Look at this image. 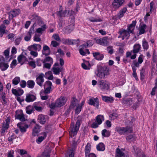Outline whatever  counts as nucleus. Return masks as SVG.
Listing matches in <instances>:
<instances>
[{"label": "nucleus", "instance_id": "46", "mask_svg": "<svg viewBox=\"0 0 157 157\" xmlns=\"http://www.w3.org/2000/svg\"><path fill=\"white\" fill-rule=\"evenodd\" d=\"M17 152L19 153L20 155H21L22 157V156L25 155L27 152V151L23 149H18Z\"/></svg>", "mask_w": 157, "mask_h": 157}, {"label": "nucleus", "instance_id": "58", "mask_svg": "<svg viewBox=\"0 0 157 157\" xmlns=\"http://www.w3.org/2000/svg\"><path fill=\"white\" fill-rule=\"evenodd\" d=\"M51 44L54 47H56L59 44L55 40L52 41Z\"/></svg>", "mask_w": 157, "mask_h": 157}, {"label": "nucleus", "instance_id": "57", "mask_svg": "<svg viewBox=\"0 0 157 157\" xmlns=\"http://www.w3.org/2000/svg\"><path fill=\"white\" fill-rule=\"evenodd\" d=\"M56 14L59 17H65L66 16V15L64 14V13H63L62 10L57 12Z\"/></svg>", "mask_w": 157, "mask_h": 157}, {"label": "nucleus", "instance_id": "34", "mask_svg": "<svg viewBox=\"0 0 157 157\" xmlns=\"http://www.w3.org/2000/svg\"><path fill=\"white\" fill-rule=\"evenodd\" d=\"M91 150V145L89 143H88L85 148V153L86 157L87 155L90 152Z\"/></svg>", "mask_w": 157, "mask_h": 157}, {"label": "nucleus", "instance_id": "17", "mask_svg": "<svg viewBox=\"0 0 157 157\" xmlns=\"http://www.w3.org/2000/svg\"><path fill=\"white\" fill-rule=\"evenodd\" d=\"M102 100L105 102L112 103L114 101V98L111 97H108L105 96H102Z\"/></svg>", "mask_w": 157, "mask_h": 157}, {"label": "nucleus", "instance_id": "37", "mask_svg": "<svg viewBox=\"0 0 157 157\" xmlns=\"http://www.w3.org/2000/svg\"><path fill=\"white\" fill-rule=\"evenodd\" d=\"M22 124V123L19 122L17 124V126L19 128L21 132L23 133L26 132V129L24 127L21 125Z\"/></svg>", "mask_w": 157, "mask_h": 157}, {"label": "nucleus", "instance_id": "16", "mask_svg": "<svg viewBox=\"0 0 157 157\" xmlns=\"http://www.w3.org/2000/svg\"><path fill=\"white\" fill-rule=\"evenodd\" d=\"M51 150L49 147H46L44 151L42 153L41 157H50V153Z\"/></svg>", "mask_w": 157, "mask_h": 157}, {"label": "nucleus", "instance_id": "15", "mask_svg": "<svg viewBox=\"0 0 157 157\" xmlns=\"http://www.w3.org/2000/svg\"><path fill=\"white\" fill-rule=\"evenodd\" d=\"M93 55L95 59L98 60H102L104 58L103 55L99 52L93 53Z\"/></svg>", "mask_w": 157, "mask_h": 157}, {"label": "nucleus", "instance_id": "61", "mask_svg": "<svg viewBox=\"0 0 157 157\" xmlns=\"http://www.w3.org/2000/svg\"><path fill=\"white\" fill-rule=\"evenodd\" d=\"M52 37L54 38L55 40L57 41H59L60 40V38L59 36L57 34H54Z\"/></svg>", "mask_w": 157, "mask_h": 157}, {"label": "nucleus", "instance_id": "24", "mask_svg": "<svg viewBox=\"0 0 157 157\" xmlns=\"http://www.w3.org/2000/svg\"><path fill=\"white\" fill-rule=\"evenodd\" d=\"M9 65L8 63H5V62H0V69L2 71L6 70L8 67Z\"/></svg>", "mask_w": 157, "mask_h": 157}, {"label": "nucleus", "instance_id": "35", "mask_svg": "<svg viewBox=\"0 0 157 157\" xmlns=\"http://www.w3.org/2000/svg\"><path fill=\"white\" fill-rule=\"evenodd\" d=\"M124 104L127 105H131L133 103V101L132 99L131 98H127L124 101Z\"/></svg>", "mask_w": 157, "mask_h": 157}, {"label": "nucleus", "instance_id": "19", "mask_svg": "<svg viewBox=\"0 0 157 157\" xmlns=\"http://www.w3.org/2000/svg\"><path fill=\"white\" fill-rule=\"evenodd\" d=\"M50 48L47 45H44L42 52L43 54L46 56H48L50 54Z\"/></svg>", "mask_w": 157, "mask_h": 157}, {"label": "nucleus", "instance_id": "11", "mask_svg": "<svg viewBox=\"0 0 157 157\" xmlns=\"http://www.w3.org/2000/svg\"><path fill=\"white\" fill-rule=\"evenodd\" d=\"M124 1V0H114L112 5L115 8L117 9L122 5Z\"/></svg>", "mask_w": 157, "mask_h": 157}, {"label": "nucleus", "instance_id": "2", "mask_svg": "<svg viewBox=\"0 0 157 157\" xmlns=\"http://www.w3.org/2000/svg\"><path fill=\"white\" fill-rule=\"evenodd\" d=\"M109 69L106 67L97 66V70L95 71L96 75L101 78H104L109 74Z\"/></svg>", "mask_w": 157, "mask_h": 157}, {"label": "nucleus", "instance_id": "25", "mask_svg": "<svg viewBox=\"0 0 157 157\" xmlns=\"http://www.w3.org/2000/svg\"><path fill=\"white\" fill-rule=\"evenodd\" d=\"M127 8L124 7L122 9L120 10L117 15V17L118 19H120L124 15L127 11Z\"/></svg>", "mask_w": 157, "mask_h": 157}, {"label": "nucleus", "instance_id": "47", "mask_svg": "<svg viewBox=\"0 0 157 157\" xmlns=\"http://www.w3.org/2000/svg\"><path fill=\"white\" fill-rule=\"evenodd\" d=\"M133 63L134 64V66H132V69H136V67H139V64L140 63H139L138 62H137V61L136 60H133Z\"/></svg>", "mask_w": 157, "mask_h": 157}, {"label": "nucleus", "instance_id": "28", "mask_svg": "<svg viewBox=\"0 0 157 157\" xmlns=\"http://www.w3.org/2000/svg\"><path fill=\"white\" fill-rule=\"evenodd\" d=\"M43 135H44L43 136H40L36 139V141L38 144L40 143L46 138L47 136L46 133L45 132H44Z\"/></svg>", "mask_w": 157, "mask_h": 157}, {"label": "nucleus", "instance_id": "40", "mask_svg": "<svg viewBox=\"0 0 157 157\" xmlns=\"http://www.w3.org/2000/svg\"><path fill=\"white\" fill-rule=\"evenodd\" d=\"M142 46L143 47V49H144L145 50H147L148 48L149 45L148 44L147 41L145 39H144L143 40Z\"/></svg>", "mask_w": 157, "mask_h": 157}, {"label": "nucleus", "instance_id": "4", "mask_svg": "<svg viewBox=\"0 0 157 157\" xmlns=\"http://www.w3.org/2000/svg\"><path fill=\"white\" fill-rule=\"evenodd\" d=\"M100 89L102 91H105L108 90L109 87V82L104 80H99L98 83Z\"/></svg>", "mask_w": 157, "mask_h": 157}, {"label": "nucleus", "instance_id": "5", "mask_svg": "<svg viewBox=\"0 0 157 157\" xmlns=\"http://www.w3.org/2000/svg\"><path fill=\"white\" fill-rule=\"evenodd\" d=\"M116 131L120 134L122 135L125 132L131 133L132 132V129L131 127H118Z\"/></svg>", "mask_w": 157, "mask_h": 157}, {"label": "nucleus", "instance_id": "50", "mask_svg": "<svg viewBox=\"0 0 157 157\" xmlns=\"http://www.w3.org/2000/svg\"><path fill=\"white\" fill-rule=\"evenodd\" d=\"M72 45L76 44L77 46H78L80 44V41L79 39L77 40H72Z\"/></svg>", "mask_w": 157, "mask_h": 157}, {"label": "nucleus", "instance_id": "29", "mask_svg": "<svg viewBox=\"0 0 157 157\" xmlns=\"http://www.w3.org/2000/svg\"><path fill=\"white\" fill-rule=\"evenodd\" d=\"M81 65L82 67L84 69L89 70L90 69V65L88 61H86L85 63H82Z\"/></svg>", "mask_w": 157, "mask_h": 157}, {"label": "nucleus", "instance_id": "51", "mask_svg": "<svg viewBox=\"0 0 157 157\" xmlns=\"http://www.w3.org/2000/svg\"><path fill=\"white\" fill-rule=\"evenodd\" d=\"M101 43V45H107L108 44L107 38H105L102 39Z\"/></svg>", "mask_w": 157, "mask_h": 157}, {"label": "nucleus", "instance_id": "31", "mask_svg": "<svg viewBox=\"0 0 157 157\" xmlns=\"http://www.w3.org/2000/svg\"><path fill=\"white\" fill-rule=\"evenodd\" d=\"M146 25L145 24H143L141 25L139 28L140 35H141L145 33V29L146 28Z\"/></svg>", "mask_w": 157, "mask_h": 157}, {"label": "nucleus", "instance_id": "6", "mask_svg": "<svg viewBox=\"0 0 157 157\" xmlns=\"http://www.w3.org/2000/svg\"><path fill=\"white\" fill-rule=\"evenodd\" d=\"M52 82L49 81H47L45 82L44 88V94H49L52 91L51 86H52Z\"/></svg>", "mask_w": 157, "mask_h": 157}, {"label": "nucleus", "instance_id": "23", "mask_svg": "<svg viewBox=\"0 0 157 157\" xmlns=\"http://www.w3.org/2000/svg\"><path fill=\"white\" fill-rule=\"evenodd\" d=\"M115 157H125L124 153L121 151L119 148H117Z\"/></svg>", "mask_w": 157, "mask_h": 157}, {"label": "nucleus", "instance_id": "56", "mask_svg": "<svg viewBox=\"0 0 157 157\" xmlns=\"http://www.w3.org/2000/svg\"><path fill=\"white\" fill-rule=\"evenodd\" d=\"M9 53L10 52L9 49L6 50L4 52V55L5 56L6 58V59L9 58Z\"/></svg>", "mask_w": 157, "mask_h": 157}, {"label": "nucleus", "instance_id": "45", "mask_svg": "<svg viewBox=\"0 0 157 157\" xmlns=\"http://www.w3.org/2000/svg\"><path fill=\"white\" fill-rule=\"evenodd\" d=\"M74 29V25H68L66 29V31L68 33H71Z\"/></svg>", "mask_w": 157, "mask_h": 157}, {"label": "nucleus", "instance_id": "8", "mask_svg": "<svg viewBox=\"0 0 157 157\" xmlns=\"http://www.w3.org/2000/svg\"><path fill=\"white\" fill-rule=\"evenodd\" d=\"M99 100L98 98H94L93 97L90 98L88 103L91 105H93L97 109H98Z\"/></svg>", "mask_w": 157, "mask_h": 157}, {"label": "nucleus", "instance_id": "38", "mask_svg": "<svg viewBox=\"0 0 157 157\" xmlns=\"http://www.w3.org/2000/svg\"><path fill=\"white\" fill-rule=\"evenodd\" d=\"M102 135L104 137H109L110 135V133L109 131H107L106 129L102 130Z\"/></svg>", "mask_w": 157, "mask_h": 157}, {"label": "nucleus", "instance_id": "33", "mask_svg": "<svg viewBox=\"0 0 157 157\" xmlns=\"http://www.w3.org/2000/svg\"><path fill=\"white\" fill-rule=\"evenodd\" d=\"M46 29V25L45 24L42 26L41 28H38L36 30V32L38 33L42 34L43 33V32Z\"/></svg>", "mask_w": 157, "mask_h": 157}, {"label": "nucleus", "instance_id": "12", "mask_svg": "<svg viewBox=\"0 0 157 157\" xmlns=\"http://www.w3.org/2000/svg\"><path fill=\"white\" fill-rule=\"evenodd\" d=\"M36 98L35 96L30 94H27L26 95L25 100L26 102H29L34 101Z\"/></svg>", "mask_w": 157, "mask_h": 157}, {"label": "nucleus", "instance_id": "59", "mask_svg": "<svg viewBox=\"0 0 157 157\" xmlns=\"http://www.w3.org/2000/svg\"><path fill=\"white\" fill-rule=\"evenodd\" d=\"M34 31V27L33 26H32L30 28L29 31L28 32L29 35H31L33 33Z\"/></svg>", "mask_w": 157, "mask_h": 157}, {"label": "nucleus", "instance_id": "48", "mask_svg": "<svg viewBox=\"0 0 157 157\" xmlns=\"http://www.w3.org/2000/svg\"><path fill=\"white\" fill-rule=\"evenodd\" d=\"M126 139L127 141L130 142L133 141L135 138L133 135H130L126 137Z\"/></svg>", "mask_w": 157, "mask_h": 157}, {"label": "nucleus", "instance_id": "9", "mask_svg": "<svg viewBox=\"0 0 157 157\" xmlns=\"http://www.w3.org/2000/svg\"><path fill=\"white\" fill-rule=\"evenodd\" d=\"M20 11L19 9H14L11 10L9 13V19L11 20L14 17L18 15L20 13Z\"/></svg>", "mask_w": 157, "mask_h": 157}, {"label": "nucleus", "instance_id": "43", "mask_svg": "<svg viewBox=\"0 0 157 157\" xmlns=\"http://www.w3.org/2000/svg\"><path fill=\"white\" fill-rule=\"evenodd\" d=\"M52 71L55 74L59 75L60 72L61 71V69L59 67H53L52 68Z\"/></svg>", "mask_w": 157, "mask_h": 157}, {"label": "nucleus", "instance_id": "22", "mask_svg": "<svg viewBox=\"0 0 157 157\" xmlns=\"http://www.w3.org/2000/svg\"><path fill=\"white\" fill-rule=\"evenodd\" d=\"M38 120L39 122L41 124H44L46 121V119L44 115H40L38 116Z\"/></svg>", "mask_w": 157, "mask_h": 157}, {"label": "nucleus", "instance_id": "44", "mask_svg": "<svg viewBox=\"0 0 157 157\" xmlns=\"http://www.w3.org/2000/svg\"><path fill=\"white\" fill-rule=\"evenodd\" d=\"M140 79L142 81L144 79L145 76V70L143 68L140 70Z\"/></svg>", "mask_w": 157, "mask_h": 157}, {"label": "nucleus", "instance_id": "21", "mask_svg": "<svg viewBox=\"0 0 157 157\" xmlns=\"http://www.w3.org/2000/svg\"><path fill=\"white\" fill-rule=\"evenodd\" d=\"M104 120V117L103 115H98L95 119V120L97 122L98 124H100L102 122V121Z\"/></svg>", "mask_w": 157, "mask_h": 157}, {"label": "nucleus", "instance_id": "64", "mask_svg": "<svg viewBox=\"0 0 157 157\" xmlns=\"http://www.w3.org/2000/svg\"><path fill=\"white\" fill-rule=\"evenodd\" d=\"M21 37H20L18 38H17L15 40V45H18L20 43L21 41Z\"/></svg>", "mask_w": 157, "mask_h": 157}, {"label": "nucleus", "instance_id": "55", "mask_svg": "<svg viewBox=\"0 0 157 157\" xmlns=\"http://www.w3.org/2000/svg\"><path fill=\"white\" fill-rule=\"evenodd\" d=\"M82 108V107L78 105V106L76 107V108L75 110V113L77 114H78L81 112Z\"/></svg>", "mask_w": 157, "mask_h": 157}, {"label": "nucleus", "instance_id": "54", "mask_svg": "<svg viewBox=\"0 0 157 157\" xmlns=\"http://www.w3.org/2000/svg\"><path fill=\"white\" fill-rule=\"evenodd\" d=\"M26 85H27V82L25 81L22 80L21 81L20 83V85L21 87L24 88L26 86Z\"/></svg>", "mask_w": 157, "mask_h": 157}, {"label": "nucleus", "instance_id": "36", "mask_svg": "<svg viewBox=\"0 0 157 157\" xmlns=\"http://www.w3.org/2000/svg\"><path fill=\"white\" fill-rule=\"evenodd\" d=\"M6 26L4 24H2L0 26V35H1V37L5 33Z\"/></svg>", "mask_w": 157, "mask_h": 157}, {"label": "nucleus", "instance_id": "26", "mask_svg": "<svg viewBox=\"0 0 157 157\" xmlns=\"http://www.w3.org/2000/svg\"><path fill=\"white\" fill-rule=\"evenodd\" d=\"M141 48V45L139 44H135L133 47V52L134 53H138Z\"/></svg>", "mask_w": 157, "mask_h": 157}, {"label": "nucleus", "instance_id": "1", "mask_svg": "<svg viewBox=\"0 0 157 157\" xmlns=\"http://www.w3.org/2000/svg\"><path fill=\"white\" fill-rule=\"evenodd\" d=\"M136 24V21H133L132 23L129 25L126 30L123 29L119 31V33L120 35H123L122 36L123 40H124L125 37L129 36L130 33H133V30Z\"/></svg>", "mask_w": 157, "mask_h": 157}, {"label": "nucleus", "instance_id": "10", "mask_svg": "<svg viewBox=\"0 0 157 157\" xmlns=\"http://www.w3.org/2000/svg\"><path fill=\"white\" fill-rule=\"evenodd\" d=\"M44 74L42 73L40 74L39 76L36 78V83L40 86H42L43 83L44 82Z\"/></svg>", "mask_w": 157, "mask_h": 157}, {"label": "nucleus", "instance_id": "27", "mask_svg": "<svg viewBox=\"0 0 157 157\" xmlns=\"http://www.w3.org/2000/svg\"><path fill=\"white\" fill-rule=\"evenodd\" d=\"M35 111L34 107L30 105L27 106L26 108V112L29 114H31L32 112Z\"/></svg>", "mask_w": 157, "mask_h": 157}, {"label": "nucleus", "instance_id": "32", "mask_svg": "<svg viewBox=\"0 0 157 157\" xmlns=\"http://www.w3.org/2000/svg\"><path fill=\"white\" fill-rule=\"evenodd\" d=\"M35 85V82L32 80H28L27 82V86L31 89L33 88Z\"/></svg>", "mask_w": 157, "mask_h": 157}, {"label": "nucleus", "instance_id": "18", "mask_svg": "<svg viewBox=\"0 0 157 157\" xmlns=\"http://www.w3.org/2000/svg\"><path fill=\"white\" fill-rule=\"evenodd\" d=\"M135 151V155L136 157H141V155L143 153L141 152V149L137 147H133Z\"/></svg>", "mask_w": 157, "mask_h": 157}, {"label": "nucleus", "instance_id": "49", "mask_svg": "<svg viewBox=\"0 0 157 157\" xmlns=\"http://www.w3.org/2000/svg\"><path fill=\"white\" fill-rule=\"evenodd\" d=\"M49 62L50 63H52L53 62L52 59L49 56L47 57L44 60L43 63H45L46 62Z\"/></svg>", "mask_w": 157, "mask_h": 157}, {"label": "nucleus", "instance_id": "39", "mask_svg": "<svg viewBox=\"0 0 157 157\" xmlns=\"http://www.w3.org/2000/svg\"><path fill=\"white\" fill-rule=\"evenodd\" d=\"M88 19L91 22H100L102 21L101 19L99 17H98L97 18H95L93 17H90L88 18Z\"/></svg>", "mask_w": 157, "mask_h": 157}, {"label": "nucleus", "instance_id": "30", "mask_svg": "<svg viewBox=\"0 0 157 157\" xmlns=\"http://www.w3.org/2000/svg\"><path fill=\"white\" fill-rule=\"evenodd\" d=\"M97 149L98 151H104L105 149V145L102 143H100L97 146Z\"/></svg>", "mask_w": 157, "mask_h": 157}, {"label": "nucleus", "instance_id": "62", "mask_svg": "<svg viewBox=\"0 0 157 157\" xmlns=\"http://www.w3.org/2000/svg\"><path fill=\"white\" fill-rule=\"evenodd\" d=\"M84 48L81 47L79 50L80 54L82 56H85L86 54L85 52L83 51Z\"/></svg>", "mask_w": 157, "mask_h": 157}, {"label": "nucleus", "instance_id": "7", "mask_svg": "<svg viewBox=\"0 0 157 157\" xmlns=\"http://www.w3.org/2000/svg\"><path fill=\"white\" fill-rule=\"evenodd\" d=\"M66 99L65 97H61L55 103V105L57 107H60L64 105L66 102Z\"/></svg>", "mask_w": 157, "mask_h": 157}, {"label": "nucleus", "instance_id": "13", "mask_svg": "<svg viewBox=\"0 0 157 157\" xmlns=\"http://www.w3.org/2000/svg\"><path fill=\"white\" fill-rule=\"evenodd\" d=\"M32 48H33L35 50L39 51L41 49V46L39 44H34L29 46L28 48V49L30 51H31Z\"/></svg>", "mask_w": 157, "mask_h": 157}, {"label": "nucleus", "instance_id": "20", "mask_svg": "<svg viewBox=\"0 0 157 157\" xmlns=\"http://www.w3.org/2000/svg\"><path fill=\"white\" fill-rule=\"evenodd\" d=\"M40 131V126L37 124H36L33 131V135L35 136L37 135L38 133Z\"/></svg>", "mask_w": 157, "mask_h": 157}, {"label": "nucleus", "instance_id": "53", "mask_svg": "<svg viewBox=\"0 0 157 157\" xmlns=\"http://www.w3.org/2000/svg\"><path fill=\"white\" fill-rule=\"evenodd\" d=\"M107 50L108 52V53L110 54H112L113 52V47L112 46H109L107 47Z\"/></svg>", "mask_w": 157, "mask_h": 157}, {"label": "nucleus", "instance_id": "42", "mask_svg": "<svg viewBox=\"0 0 157 157\" xmlns=\"http://www.w3.org/2000/svg\"><path fill=\"white\" fill-rule=\"evenodd\" d=\"M20 77H16L12 80L13 84L15 85H17L20 82Z\"/></svg>", "mask_w": 157, "mask_h": 157}, {"label": "nucleus", "instance_id": "14", "mask_svg": "<svg viewBox=\"0 0 157 157\" xmlns=\"http://www.w3.org/2000/svg\"><path fill=\"white\" fill-rule=\"evenodd\" d=\"M15 117L16 119L19 120L21 121H25L24 115L21 112H20V113H17V111H16Z\"/></svg>", "mask_w": 157, "mask_h": 157}, {"label": "nucleus", "instance_id": "52", "mask_svg": "<svg viewBox=\"0 0 157 157\" xmlns=\"http://www.w3.org/2000/svg\"><path fill=\"white\" fill-rule=\"evenodd\" d=\"M32 20L34 21H39L40 19L39 17L36 14H33L32 15Z\"/></svg>", "mask_w": 157, "mask_h": 157}, {"label": "nucleus", "instance_id": "41", "mask_svg": "<svg viewBox=\"0 0 157 157\" xmlns=\"http://www.w3.org/2000/svg\"><path fill=\"white\" fill-rule=\"evenodd\" d=\"M77 99L75 97L73 98V99L71 101V103L70 105V107L71 108H74L76 105Z\"/></svg>", "mask_w": 157, "mask_h": 157}, {"label": "nucleus", "instance_id": "60", "mask_svg": "<svg viewBox=\"0 0 157 157\" xmlns=\"http://www.w3.org/2000/svg\"><path fill=\"white\" fill-rule=\"evenodd\" d=\"M143 55H140L138 58V62L139 63L141 64L143 62Z\"/></svg>", "mask_w": 157, "mask_h": 157}, {"label": "nucleus", "instance_id": "3", "mask_svg": "<svg viewBox=\"0 0 157 157\" xmlns=\"http://www.w3.org/2000/svg\"><path fill=\"white\" fill-rule=\"evenodd\" d=\"M74 123H73L72 124H71L69 131L70 135L73 136L77 134V131L79 129L80 125V121L78 120L76 121L75 127L74 126Z\"/></svg>", "mask_w": 157, "mask_h": 157}, {"label": "nucleus", "instance_id": "63", "mask_svg": "<svg viewBox=\"0 0 157 157\" xmlns=\"http://www.w3.org/2000/svg\"><path fill=\"white\" fill-rule=\"evenodd\" d=\"M42 63H43V60H41L40 59H38L36 61L37 65L40 66L41 65Z\"/></svg>", "mask_w": 157, "mask_h": 157}]
</instances>
